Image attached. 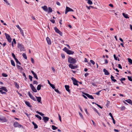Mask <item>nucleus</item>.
Here are the masks:
<instances>
[{
    "label": "nucleus",
    "mask_w": 132,
    "mask_h": 132,
    "mask_svg": "<svg viewBox=\"0 0 132 132\" xmlns=\"http://www.w3.org/2000/svg\"><path fill=\"white\" fill-rule=\"evenodd\" d=\"M46 40L48 44L49 45H51V42L50 39V38L48 37H47L46 38Z\"/></svg>",
    "instance_id": "nucleus-13"
},
{
    "label": "nucleus",
    "mask_w": 132,
    "mask_h": 132,
    "mask_svg": "<svg viewBox=\"0 0 132 132\" xmlns=\"http://www.w3.org/2000/svg\"><path fill=\"white\" fill-rule=\"evenodd\" d=\"M87 7L88 9L89 10L91 8H93V7L92 6H86Z\"/></svg>",
    "instance_id": "nucleus-45"
},
{
    "label": "nucleus",
    "mask_w": 132,
    "mask_h": 132,
    "mask_svg": "<svg viewBox=\"0 0 132 132\" xmlns=\"http://www.w3.org/2000/svg\"><path fill=\"white\" fill-rule=\"evenodd\" d=\"M79 115L80 116V117L82 118H83V116L82 114L81 113H80V112H79Z\"/></svg>",
    "instance_id": "nucleus-53"
},
{
    "label": "nucleus",
    "mask_w": 132,
    "mask_h": 132,
    "mask_svg": "<svg viewBox=\"0 0 132 132\" xmlns=\"http://www.w3.org/2000/svg\"><path fill=\"white\" fill-rule=\"evenodd\" d=\"M50 86L52 87V88L53 89H55V87L54 85L52 84H51Z\"/></svg>",
    "instance_id": "nucleus-48"
},
{
    "label": "nucleus",
    "mask_w": 132,
    "mask_h": 132,
    "mask_svg": "<svg viewBox=\"0 0 132 132\" xmlns=\"http://www.w3.org/2000/svg\"><path fill=\"white\" fill-rule=\"evenodd\" d=\"M68 61L69 63L72 64H74L76 62L75 59L70 57H69L68 59Z\"/></svg>",
    "instance_id": "nucleus-2"
},
{
    "label": "nucleus",
    "mask_w": 132,
    "mask_h": 132,
    "mask_svg": "<svg viewBox=\"0 0 132 132\" xmlns=\"http://www.w3.org/2000/svg\"><path fill=\"white\" fill-rule=\"evenodd\" d=\"M125 108V107L124 106H123L121 107V110H124Z\"/></svg>",
    "instance_id": "nucleus-51"
},
{
    "label": "nucleus",
    "mask_w": 132,
    "mask_h": 132,
    "mask_svg": "<svg viewBox=\"0 0 132 132\" xmlns=\"http://www.w3.org/2000/svg\"><path fill=\"white\" fill-rule=\"evenodd\" d=\"M14 83L15 87L17 88H19V85L16 82H15Z\"/></svg>",
    "instance_id": "nucleus-33"
},
{
    "label": "nucleus",
    "mask_w": 132,
    "mask_h": 132,
    "mask_svg": "<svg viewBox=\"0 0 132 132\" xmlns=\"http://www.w3.org/2000/svg\"><path fill=\"white\" fill-rule=\"evenodd\" d=\"M0 92L2 94L5 95L6 94V92L3 91L2 90H0Z\"/></svg>",
    "instance_id": "nucleus-40"
},
{
    "label": "nucleus",
    "mask_w": 132,
    "mask_h": 132,
    "mask_svg": "<svg viewBox=\"0 0 132 132\" xmlns=\"http://www.w3.org/2000/svg\"><path fill=\"white\" fill-rule=\"evenodd\" d=\"M87 96L89 98H90L92 99H94V98L93 97V96L91 95H90L88 94H87Z\"/></svg>",
    "instance_id": "nucleus-21"
},
{
    "label": "nucleus",
    "mask_w": 132,
    "mask_h": 132,
    "mask_svg": "<svg viewBox=\"0 0 132 132\" xmlns=\"http://www.w3.org/2000/svg\"><path fill=\"white\" fill-rule=\"evenodd\" d=\"M11 62L12 65L14 67L15 66V63H14V61H13V60H11Z\"/></svg>",
    "instance_id": "nucleus-29"
},
{
    "label": "nucleus",
    "mask_w": 132,
    "mask_h": 132,
    "mask_svg": "<svg viewBox=\"0 0 132 132\" xmlns=\"http://www.w3.org/2000/svg\"><path fill=\"white\" fill-rule=\"evenodd\" d=\"M109 115L111 117L112 119V118H113L111 113V112L109 113Z\"/></svg>",
    "instance_id": "nucleus-59"
},
{
    "label": "nucleus",
    "mask_w": 132,
    "mask_h": 132,
    "mask_svg": "<svg viewBox=\"0 0 132 132\" xmlns=\"http://www.w3.org/2000/svg\"><path fill=\"white\" fill-rule=\"evenodd\" d=\"M22 55L24 59H26V60L27 59V56L26 54L25 53H23L22 54Z\"/></svg>",
    "instance_id": "nucleus-32"
},
{
    "label": "nucleus",
    "mask_w": 132,
    "mask_h": 132,
    "mask_svg": "<svg viewBox=\"0 0 132 132\" xmlns=\"http://www.w3.org/2000/svg\"><path fill=\"white\" fill-rule=\"evenodd\" d=\"M42 8L44 10V11L46 12L48 11V8L46 6L44 5V6H42Z\"/></svg>",
    "instance_id": "nucleus-14"
},
{
    "label": "nucleus",
    "mask_w": 132,
    "mask_h": 132,
    "mask_svg": "<svg viewBox=\"0 0 132 132\" xmlns=\"http://www.w3.org/2000/svg\"><path fill=\"white\" fill-rule=\"evenodd\" d=\"M48 13H51L52 12V10L51 8L50 7H49L48 8Z\"/></svg>",
    "instance_id": "nucleus-27"
},
{
    "label": "nucleus",
    "mask_w": 132,
    "mask_h": 132,
    "mask_svg": "<svg viewBox=\"0 0 132 132\" xmlns=\"http://www.w3.org/2000/svg\"><path fill=\"white\" fill-rule=\"evenodd\" d=\"M0 120L3 121V122H6L7 120L4 117H1L0 116Z\"/></svg>",
    "instance_id": "nucleus-12"
},
{
    "label": "nucleus",
    "mask_w": 132,
    "mask_h": 132,
    "mask_svg": "<svg viewBox=\"0 0 132 132\" xmlns=\"http://www.w3.org/2000/svg\"><path fill=\"white\" fill-rule=\"evenodd\" d=\"M95 104L97 105L98 106V107H99L100 108H101V109H102V107L100 105L98 104H97V103H95Z\"/></svg>",
    "instance_id": "nucleus-55"
},
{
    "label": "nucleus",
    "mask_w": 132,
    "mask_h": 132,
    "mask_svg": "<svg viewBox=\"0 0 132 132\" xmlns=\"http://www.w3.org/2000/svg\"><path fill=\"white\" fill-rule=\"evenodd\" d=\"M112 120H113V122L114 124H115L116 123V122L115 121V120L113 118L112 119Z\"/></svg>",
    "instance_id": "nucleus-63"
},
{
    "label": "nucleus",
    "mask_w": 132,
    "mask_h": 132,
    "mask_svg": "<svg viewBox=\"0 0 132 132\" xmlns=\"http://www.w3.org/2000/svg\"><path fill=\"white\" fill-rule=\"evenodd\" d=\"M90 62L93 65H94L95 64V62L92 60H90Z\"/></svg>",
    "instance_id": "nucleus-49"
},
{
    "label": "nucleus",
    "mask_w": 132,
    "mask_h": 132,
    "mask_svg": "<svg viewBox=\"0 0 132 132\" xmlns=\"http://www.w3.org/2000/svg\"><path fill=\"white\" fill-rule=\"evenodd\" d=\"M63 50L69 55L73 54L74 53L73 51L68 50L66 47H65Z\"/></svg>",
    "instance_id": "nucleus-1"
},
{
    "label": "nucleus",
    "mask_w": 132,
    "mask_h": 132,
    "mask_svg": "<svg viewBox=\"0 0 132 132\" xmlns=\"http://www.w3.org/2000/svg\"><path fill=\"white\" fill-rule=\"evenodd\" d=\"M0 89L3 90L6 92H7V90L5 87H2Z\"/></svg>",
    "instance_id": "nucleus-24"
},
{
    "label": "nucleus",
    "mask_w": 132,
    "mask_h": 132,
    "mask_svg": "<svg viewBox=\"0 0 132 132\" xmlns=\"http://www.w3.org/2000/svg\"><path fill=\"white\" fill-rule=\"evenodd\" d=\"M28 93L29 96L31 99H32L34 101H36V98L34 97L32 95L30 94V92H28Z\"/></svg>",
    "instance_id": "nucleus-9"
},
{
    "label": "nucleus",
    "mask_w": 132,
    "mask_h": 132,
    "mask_svg": "<svg viewBox=\"0 0 132 132\" xmlns=\"http://www.w3.org/2000/svg\"><path fill=\"white\" fill-rule=\"evenodd\" d=\"M66 9L68 12L74 11V10L72 9L67 6H66Z\"/></svg>",
    "instance_id": "nucleus-15"
},
{
    "label": "nucleus",
    "mask_w": 132,
    "mask_h": 132,
    "mask_svg": "<svg viewBox=\"0 0 132 132\" xmlns=\"http://www.w3.org/2000/svg\"><path fill=\"white\" fill-rule=\"evenodd\" d=\"M35 116L36 117L39 119L40 120H41L42 119V117L39 115H36Z\"/></svg>",
    "instance_id": "nucleus-34"
},
{
    "label": "nucleus",
    "mask_w": 132,
    "mask_h": 132,
    "mask_svg": "<svg viewBox=\"0 0 132 132\" xmlns=\"http://www.w3.org/2000/svg\"><path fill=\"white\" fill-rule=\"evenodd\" d=\"M32 123L34 126V128L35 129H37L38 128V126L34 122H32Z\"/></svg>",
    "instance_id": "nucleus-25"
},
{
    "label": "nucleus",
    "mask_w": 132,
    "mask_h": 132,
    "mask_svg": "<svg viewBox=\"0 0 132 132\" xmlns=\"http://www.w3.org/2000/svg\"><path fill=\"white\" fill-rule=\"evenodd\" d=\"M52 129L53 130H55L56 129H57V128L54 126H52Z\"/></svg>",
    "instance_id": "nucleus-36"
},
{
    "label": "nucleus",
    "mask_w": 132,
    "mask_h": 132,
    "mask_svg": "<svg viewBox=\"0 0 132 132\" xmlns=\"http://www.w3.org/2000/svg\"><path fill=\"white\" fill-rule=\"evenodd\" d=\"M111 80L114 82H115L117 81L116 79H114V77L112 75H111Z\"/></svg>",
    "instance_id": "nucleus-26"
},
{
    "label": "nucleus",
    "mask_w": 132,
    "mask_h": 132,
    "mask_svg": "<svg viewBox=\"0 0 132 132\" xmlns=\"http://www.w3.org/2000/svg\"><path fill=\"white\" fill-rule=\"evenodd\" d=\"M34 77L36 79H38L37 76L36 74L34 75Z\"/></svg>",
    "instance_id": "nucleus-52"
},
{
    "label": "nucleus",
    "mask_w": 132,
    "mask_h": 132,
    "mask_svg": "<svg viewBox=\"0 0 132 132\" xmlns=\"http://www.w3.org/2000/svg\"><path fill=\"white\" fill-rule=\"evenodd\" d=\"M113 57L115 60H118V61H119V58L118 59V57L117 56L116 57L115 54L113 55Z\"/></svg>",
    "instance_id": "nucleus-31"
},
{
    "label": "nucleus",
    "mask_w": 132,
    "mask_h": 132,
    "mask_svg": "<svg viewBox=\"0 0 132 132\" xmlns=\"http://www.w3.org/2000/svg\"><path fill=\"white\" fill-rule=\"evenodd\" d=\"M103 71L104 73V74L105 75H109V72L108 71L105 69H104L103 70Z\"/></svg>",
    "instance_id": "nucleus-17"
},
{
    "label": "nucleus",
    "mask_w": 132,
    "mask_h": 132,
    "mask_svg": "<svg viewBox=\"0 0 132 132\" xmlns=\"http://www.w3.org/2000/svg\"><path fill=\"white\" fill-rule=\"evenodd\" d=\"M30 86L33 91L34 92H37V90L36 88L34 87L32 84H30Z\"/></svg>",
    "instance_id": "nucleus-8"
},
{
    "label": "nucleus",
    "mask_w": 132,
    "mask_h": 132,
    "mask_svg": "<svg viewBox=\"0 0 132 132\" xmlns=\"http://www.w3.org/2000/svg\"><path fill=\"white\" fill-rule=\"evenodd\" d=\"M93 109L97 113L99 116H101V114L100 113H99V112L95 108H93Z\"/></svg>",
    "instance_id": "nucleus-30"
},
{
    "label": "nucleus",
    "mask_w": 132,
    "mask_h": 132,
    "mask_svg": "<svg viewBox=\"0 0 132 132\" xmlns=\"http://www.w3.org/2000/svg\"><path fill=\"white\" fill-rule=\"evenodd\" d=\"M128 78V80L131 81H132V78L130 76H127Z\"/></svg>",
    "instance_id": "nucleus-41"
},
{
    "label": "nucleus",
    "mask_w": 132,
    "mask_h": 132,
    "mask_svg": "<svg viewBox=\"0 0 132 132\" xmlns=\"http://www.w3.org/2000/svg\"><path fill=\"white\" fill-rule=\"evenodd\" d=\"M12 56L15 60H16V59H17L15 57V56L14 53H12Z\"/></svg>",
    "instance_id": "nucleus-42"
},
{
    "label": "nucleus",
    "mask_w": 132,
    "mask_h": 132,
    "mask_svg": "<svg viewBox=\"0 0 132 132\" xmlns=\"http://www.w3.org/2000/svg\"><path fill=\"white\" fill-rule=\"evenodd\" d=\"M89 75V74L88 73H86L84 75L85 77H86L87 76H88Z\"/></svg>",
    "instance_id": "nucleus-62"
},
{
    "label": "nucleus",
    "mask_w": 132,
    "mask_h": 132,
    "mask_svg": "<svg viewBox=\"0 0 132 132\" xmlns=\"http://www.w3.org/2000/svg\"><path fill=\"white\" fill-rule=\"evenodd\" d=\"M87 3L90 5H91L92 4V2L90 0H88V1Z\"/></svg>",
    "instance_id": "nucleus-39"
},
{
    "label": "nucleus",
    "mask_w": 132,
    "mask_h": 132,
    "mask_svg": "<svg viewBox=\"0 0 132 132\" xmlns=\"http://www.w3.org/2000/svg\"><path fill=\"white\" fill-rule=\"evenodd\" d=\"M125 80H126V79L125 78H122L121 79H120V81H122L123 80V81Z\"/></svg>",
    "instance_id": "nucleus-61"
},
{
    "label": "nucleus",
    "mask_w": 132,
    "mask_h": 132,
    "mask_svg": "<svg viewBox=\"0 0 132 132\" xmlns=\"http://www.w3.org/2000/svg\"><path fill=\"white\" fill-rule=\"evenodd\" d=\"M69 68L71 69H75L78 68V66L77 65L73 66V64H69Z\"/></svg>",
    "instance_id": "nucleus-11"
},
{
    "label": "nucleus",
    "mask_w": 132,
    "mask_h": 132,
    "mask_svg": "<svg viewBox=\"0 0 132 132\" xmlns=\"http://www.w3.org/2000/svg\"><path fill=\"white\" fill-rule=\"evenodd\" d=\"M36 97L37 98V101L41 103V104L42 103V102H41V98L40 97H37L36 96Z\"/></svg>",
    "instance_id": "nucleus-18"
},
{
    "label": "nucleus",
    "mask_w": 132,
    "mask_h": 132,
    "mask_svg": "<svg viewBox=\"0 0 132 132\" xmlns=\"http://www.w3.org/2000/svg\"><path fill=\"white\" fill-rule=\"evenodd\" d=\"M29 78L30 81H32V77L31 76L29 75Z\"/></svg>",
    "instance_id": "nucleus-43"
},
{
    "label": "nucleus",
    "mask_w": 132,
    "mask_h": 132,
    "mask_svg": "<svg viewBox=\"0 0 132 132\" xmlns=\"http://www.w3.org/2000/svg\"><path fill=\"white\" fill-rule=\"evenodd\" d=\"M25 103L29 107H31V105H30V103L29 102L27 101H25Z\"/></svg>",
    "instance_id": "nucleus-19"
},
{
    "label": "nucleus",
    "mask_w": 132,
    "mask_h": 132,
    "mask_svg": "<svg viewBox=\"0 0 132 132\" xmlns=\"http://www.w3.org/2000/svg\"><path fill=\"white\" fill-rule=\"evenodd\" d=\"M101 90H100L99 91L95 93V94L97 95H99L100 94V93L101 92Z\"/></svg>",
    "instance_id": "nucleus-54"
},
{
    "label": "nucleus",
    "mask_w": 132,
    "mask_h": 132,
    "mask_svg": "<svg viewBox=\"0 0 132 132\" xmlns=\"http://www.w3.org/2000/svg\"><path fill=\"white\" fill-rule=\"evenodd\" d=\"M20 32L21 34V35H22L23 36H24V33H23V30H22V29H21L20 30Z\"/></svg>",
    "instance_id": "nucleus-37"
},
{
    "label": "nucleus",
    "mask_w": 132,
    "mask_h": 132,
    "mask_svg": "<svg viewBox=\"0 0 132 132\" xmlns=\"http://www.w3.org/2000/svg\"><path fill=\"white\" fill-rule=\"evenodd\" d=\"M50 21L53 23H54L55 22V20L54 19H51L50 20Z\"/></svg>",
    "instance_id": "nucleus-50"
},
{
    "label": "nucleus",
    "mask_w": 132,
    "mask_h": 132,
    "mask_svg": "<svg viewBox=\"0 0 132 132\" xmlns=\"http://www.w3.org/2000/svg\"><path fill=\"white\" fill-rule=\"evenodd\" d=\"M55 91L58 93H60L59 92L58 89H54Z\"/></svg>",
    "instance_id": "nucleus-57"
},
{
    "label": "nucleus",
    "mask_w": 132,
    "mask_h": 132,
    "mask_svg": "<svg viewBox=\"0 0 132 132\" xmlns=\"http://www.w3.org/2000/svg\"><path fill=\"white\" fill-rule=\"evenodd\" d=\"M16 27L19 30L21 29L19 25H16Z\"/></svg>",
    "instance_id": "nucleus-60"
},
{
    "label": "nucleus",
    "mask_w": 132,
    "mask_h": 132,
    "mask_svg": "<svg viewBox=\"0 0 132 132\" xmlns=\"http://www.w3.org/2000/svg\"><path fill=\"white\" fill-rule=\"evenodd\" d=\"M12 42H13V43H14V44H16V43L15 40L14 38L13 39V41Z\"/></svg>",
    "instance_id": "nucleus-58"
},
{
    "label": "nucleus",
    "mask_w": 132,
    "mask_h": 132,
    "mask_svg": "<svg viewBox=\"0 0 132 132\" xmlns=\"http://www.w3.org/2000/svg\"><path fill=\"white\" fill-rule=\"evenodd\" d=\"M64 87L65 88L66 90L69 93H70V90L69 89V85H65L64 86Z\"/></svg>",
    "instance_id": "nucleus-16"
},
{
    "label": "nucleus",
    "mask_w": 132,
    "mask_h": 132,
    "mask_svg": "<svg viewBox=\"0 0 132 132\" xmlns=\"http://www.w3.org/2000/svg\"><path fill=\"white\" fill-rule=\"evenodd\" d=\"M49 118L47 117L43 116V120L44 121L45 123H46L48 121Z\"/></svg>",
    "instance_id": "nucleus-10"
},
{
    "label": "nucleus",
    "mask_w": 132,
    "mask_h": 132,
    "mask_svg": "<svg viewBox=\"0 0 132 132\" xmlns=\"http://www.w3.org/2000/svg\"><path fill=\"white\" fill-rule=\"evenodd\" d=\"M125 101L128 103L131 104V105H132V102L131 100H130L128 99L127 100H126Z\"/></svg>",
    "instance_id": "nucleus-23"
},
{
    "label": "nucleus",
    "mask_w": 132,
    "mask_h": 132,
    "mask_svg": "<svg viewBox=\"0 0 132 132\" xmlns=\"http://www.w3.org/2000/svg\"><path fill=\"white\" fill-rule=\"evenodd\" d=\"M122 15L123 16L126 18L128 19L129 17L128 16V15L127 14H125L124 13H122Z\"/></svg>",
    "instance_id": "nucleus-20"
},
{
    "label": "nucleus",
    "mask_w": 132,
    "mask_h": 132,
    "mask_svg": "<svg viewBox=\"0 0 132 132\" xmlns=\"http://www.w3.org/2000/svg\"><path fill=\"white\" fill-rule=\"evenodd\" d=\"M118 67L120 69H121L122 68V66H121V65L120 64H118Z\"/></svg>",
    "instance_id": "nucleus-64"
},
{
    "label": "nucleus",
    "mask_w": 132,
    "mask_h": 132,
    "mask_svg": "<svg viewBox=\"0 0 132 132\" xmlns=\"http://www.w3.org/2000/svg\"><path fill=\"white\" fill-rule=\"evenodd\" d=\"M15 61L17 64H18L20 65L21 64V63L19 61L18 59H16Z\"/></svg>",
    "instance_id": "nucleus-38"
},
{
    "label": "nucleus",
    "mask_w": 132,
    "mask_h": 132,
    "mask_svg": "<svg viewBox=\"0 0 132 132\" xmlns=\"http://www.w3.org/2000/svg\"><path fill=\"white\" fill-rule=\"evenodd\" d=\"M6 38L7 40L10 43L11 42L12 40V39L10 36L8 34H7L6 33L5 34Z\"/></svg>",
    "instance_id": "nucleus-5"
},
{
    "label": "nucleus",
    "mask_w": 132,
    "mask_h": 132,
    "mask_svg": "<svg viewBox=\"0 0 132 132\" xmlns=\"http://www.w3.org/2000/svg\"><path fill=\"white\" fill-rule=\"evenodd\" d=\"M71 79L73 81V84L75 85H77V86H78L79 85L77 82L78 81H77L75 78L73 77L71 78Z\"/></svg>",
    "instance_id": "nucleus-6"
},
{
    "label": "nucleus",
    "mask_w": 132,
    "mask_h": 132,
    "mask_svg": "<svg viewBox=\"0 0 132 132\" xmlns=\"http://www.w3.org/2000/svg\"><path fill=\"white\" fill-rule=\"evenodd\" d=\"M3 1L7 5H10V4L7 1V0H3Z\"/></svg>",
    "instance_id": "nucleus-44"
},
{
    "label": "nucleus",
    "mask_w": 132,
    "mask_h": 132,
    "mask_svg": "<svg viewBox=\"0 0 132 132\" xmlns=\"http://www.w3.org/2000/svg\"><path fill=\"white\" fill-rule=\"evenodd\" d=\"M17 47L18 48L20 49L21 51L24 50V46L22 44L18 43Z\"/></svg>",
    "instance_id": "nucleus-4"
},
{
    "label": "nucleus",
    "mask_w": 132,
    "mask_h": 132,
    "mask_svg": "<svg viewBox=\"0 0 132 132\" xmlns=\"http://www.w3.org/2000/svg\"><path fill=\"white\" fill-rule=\"evenodd\" d=\"M16 66L17 68L19 69L20 71H22V70L23 68L19 65L16 64Z\"/></svg>",
    "instance_id": "nucleus-22"
},
{
    "label": "nucleus",
    "mask_w": 132,
    "mask_h": 132,
    "mask_svg": "<svg viewBox=\"0 0 132 132\" xmlns=\"http://www.w3.org/2000/svg\"><path fill=\"white\" fill-rule=\"evenodd\" d=\"M14 127L15 128L18 127L19 128H20L21 127H23L20 124L18 123L17 122H14L13 124Z\"/></svg>",
    "instance_id": "nucleus-3"
},
{
    "label": "nucleus",
    "mask_w": 132,
    "mask_h": 132,
    "mask_svg": "<svg viewBox=\"0 0 132 132\" xmlns=\"http://www.w3.org/2000/svg\"><path fill=\"white\" fill-rule=\"evenodd\" d=\"M2 75L3 77H6L7 76V75L5 73H3L2 74Z\"/></svg>",
    "instance_id": "nucleus-46"
},
{
    "label": "nucleus",
    "mask_w": 132,
    "mask_h": 132,
    "mask_svg": "<svg viewBox=\"0 0 132 132\" xmlns=\"http://www.w3.org/2000/svg\"><path fill=\"white\" fill-rule=\"evenodd\" d=\"M54 29L56 32L59 34L61 36H62V33L57 27H55L54 28Z\"/></svg>",
    "instance_id": "nucleus-7"
},
{
    "label": "nucleus",
    "mask_w": 132,
    "mask_h": 132,
    "mask_svg": "<svg viewBox=\"0 0 132 132\" xmlns=\"http://www.w3.org/2000/svg\"><path fill=\"white\" fill-rule=\"evenodd\" d=\"M38 84V82L37 81H36L35 80L34 81L33 84H35L36 85H37Z\"/></svg>",
    "instance_id": "nucleus-47"
},
{
    "label": "nucleus",
    "mask_w": 132,
    "mask_h": 132,
    "mask_svg": "<svg viewBox=\"0 0 132 132\" xmlns=\"http://www.w3.org/2000/svg\"><path fill=\"white\" fill-rule=\"evenodd\" d=\"M42 86V85H41L40 84H39V85H38L37 86V90H40V89H41V87Z\"/></svg>",
    "instance_id": "nucleus-28"
},
{
    "label": "nucleus",
    "mask_w": 132,
    "mask_h": 132,
    "mask_svg": "<svg viewBox=\"0 0 132 132\" xmlns=\"http://www.w3.org/2000/svg\"><path fill=\"white\" fill-rule=\"evenodd\" d=\"M61 56L62 58L64 59L65 58V56L64 54H61Z\"/></svg>",
    "instance_id": "nucleus-56"
},
{
    "label": "nucleus",
    "mask_w": 132,
    "mask_h": 132,
    "mask_svg": "<svg viewBox=\"0 0 132 132\" xmlns=\"http://www.w3.org/2000/svg\"><path fill=\"white\" fill-rule=\"evenodd\" d=\"M128 62L131 64H132V60L130 58L128 59Z\"/></svg>",
    "instance_id": "nucleus-35"
}]
</instances>
